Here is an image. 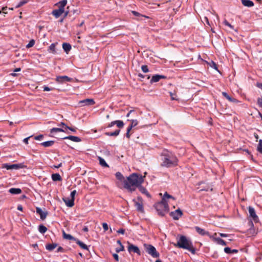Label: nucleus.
<instances>
[{
    "instance_id": "338daca9",
    "label": "nucleus",
    "mask_w": 262,
    "mask_h": 262,
    "mask_svg": "<svg viewBox=\"0 0 262 262\" xmlns=\"http://www.w3.org/2000/svg\"><path fill=\"white\" fill-rule=\"evenodd\" d=\"M62 166V163H60V164H59L58 165H54L53 166V168H58L59 167H60L61 166Z\"/></svg>"
},
{
    "instance_id": "052dcab7",
    "label": "nucleus",
    "mask_w": 262,
    "mask_h": 262,
    "mask_svg": "<svg viewBox=\"0 0 262 262\" xmlns=\"http://www.w3.org/2000/svg\"><path fill=\"white\" fill-rule=\"evenodd\" d=\"M58 126L66 129V126L67 125L64 122H61L60 124H58Z\"/></svg>"
},
{
    "instance_id": "473e14b6",
    "label": "nucleus",
    "mask_w": 262,
    "mask_h": 262,
    "mask_svg": "<svg viewBox=\"0 0 262 262\" xmlns=\"http://www.w3.org/2000/svg\"><path fill=\"white\" fill-rule=\"evenodd\" d=\"M98 160H99V164L103 166V167H108V164L106 163V162H105V161L104 160V159H103L102 158L100 157H98Z\"/></svg>"
},
{
    "instance_id": "680f3d73",
    "label": "nucleus",
    "mask_w": 262,
    "mask_h": 262,
    "mask_svg": "<svg viewBox=\"0 0 262 262\" xmlns=\"http://www.w3.org/2000/svg\"><path fill=\"white\" fill-rule=\"evenodd\" d=\"M211 63H212V66L211 67H213V68H214L215 69L217 70V66L216 65V64L213 62V61H211Z\"/></svg>"
},
{
    "instance_id": "c85d7f7f",
    "label": "nucleus",
    "mask_w": 262,
    "mask_h": 262,
    "mask_svg": "<svg viewBox=\"0 0 262 262\" xmlns=\"http://www.w3.org/2000/svg\"><path fill=\"white\" fill-rule=\"evenodd\" d=\"M63 237L64 239L72 240V241H74L75 242L77 239V238H75L71 235L66 233L64 231H63Z\"/></svg>"
},
{
    "instance_id": "6e6d98bb",
    "label": "nucleus",
    "mask_w": 262,
    "mask_h": 262,
    "mask_svg": "<svg viewBox=\"0 0 262 262\" xmlns=\"http://www.w3.org/2000/svg\"><path fill=\"white\" fill-rule=\"evenodd\" d=\"M170 95L171 96V100H177V98H176L177 96L176 94H174L172 93L171 92H170Z\"/></svg>"
},
{
    "instance_id": "2f4dec72",
    "label": "nucleus",
    "mask_w": 262,
    "mask_h": 262,
    "mask_svg": "<svg viewBox=\"0 0 262 262\" xmlns=\"http://www.w3.org/2000/svg\"><path fill=\"white\" fill-rule=\"evenodd\" d=\"M76 243L78 244L81 248L85 250H88V246L84 244L83 242H81L79 239H77L76 241Z\"/></svg>"
},
{
    "instance_id": "9d476101",
    "label": "nucleus",
    "mask_w": 262,
    "mask_h": 262,
    "mask_svg": "<svg viewBox=\"0 0 262 262\" xmlns=\"http://www.w3.org/2000/svg\"><path fill=\"white\" fill-rule=\"evenodd\" d=\"M248 211L250 216L252 219V220L255 223H258L259 221L258 217L256 214L254 209L251 206L248 207Z\"/></svg>"
},
{
    "instance_id": "37998d69",
    "label": "nucleus",
    "mask_w": 262,
    "mask_h": 262,
    "mask_svg": "<svg viewBox=\"0 0 262 262\" xmlns=\"http://www.w3.org/2000/svg\"><path fill=\"white\" fill-rule=\"evenodd\" d=\"M224 24L228 27H229L231 29H233V26H232L227 20H225L223 22Z\"/></svg>"
},
{
    "instance_id": "4c0bfd02",
    "label": "nucleus",
    "mask_w": 262,
    "mask_h": 262,
    "mask_svg": "<svg viewBox=\"0 0 262 262\" xmlns=\"http://www.w3.org/2000/svg\"><path fill=\"white\" fill-rule=\"evenodd\" d=\"M257 151L262 154V140H259V143L257 148Z\"/></svg>"
},
{
    "instance_id": "ddd939ff",
    "label": "nucleus",
    "mask_w": 262,
    "mask_h": 262,
    "mask_svg": "<svg viewBox=\"0 0 262 262\" xmlns=\"http://www.w3.org/2000/svg\"><path fill=\"white\" fill-rule=\"evenodd\" d=\"M71 79L67 76H56V81L58 83H63L65 82L70 81Z\"/></svg>"
},
{
    "instance_id": "f257e3e1",
    "label": "nucleus",
    "mask_w": 262,
    "mask_h": 262,
    "mask_svg": "<svg viewBox=\"0 0 262 262\" xmlns=\"http://www.w3.org/2000/svg\"><path fill=\"white\" fill-rule=\"evenodd\" d=\"M144 181V177L141 174L133 173L124 181V187L130 192L135 191Z\"/></svg>"
},
{
    "instance_id": "9b49d317",
    "label": "nucleus",
    "mask_w": 262,
    "mask_h": 262,
    "mask_svg": "<svg viewBox=\"0 0 262 262\" xmlns=\"http://www.w3.org/2000/svg\"><path fill=\"white\" fill-rule=\"evenodd\" d=\"M128 251L129 253L134 252L138 254L139 255H141V252L139 249V248L133 244H130L129 243H128Z\"/></svg>"
},
{
    "instance_id": "de8ad7c7",
    "label": "nucleus",
    "mask_w": 262,
    "mask_h": 262,
    "mask_svg": "<svg viewBox=\"0 0 262 262\" xmlns=\"http://www.w3.org/2000/svg\"><path fill=\"white\" fill-rule=\"evenodd\" d=\"M66 129H68L70 130L71 131H72V132H74V133H76V130H77V128L76 127H69L68 126H66Z\"/></svg>"
},
{
    "instance_id": "8fccbe9b",
    "label": "nucleus",
    "mask_w": 262,
    "mask_h": 262,
    "mask_svg": "<svg viewBox=\"0 0 262 262\" xmlns=\"http://www.w3.org/2000/svg\"><path fill=\"white\" fill-rule=\"evenodd\" d=\"M257 104L258 105L262 107V96L258 98L257 99Z\"/></svg>"
},
{
    "instance_id": "79ce46f5",
    "label": "nucleus",
    "mask_w": 262,
    "mask_h": 262,
    "mask_svg": "<svg viewBox=\"0 0 262 262\" xmlns=\"http://www.w3.org/2000/svg\"><path fill=\"white\" fill-rule=\"evenodd\" d=\"M141 69L144 73H147L148 72V68L146 65L142 66Z\"/></svg>"
},
{
    "instance_id": "a19ab883",
    "label": "nucleus",
    "mask_w": 262,
    "mask_h": 262,
    "mask_svg": "<svg viewBox=\"0 0 262 262\" xmlns=\"http://www.w3.org/2000/svg\"><path fill=\"white\" fill-rule=\"evenodd\" d=\"M35 44V41L34 39H31L29 42L26 45L27 48H30L33 47Z\"/></svg>"
},
{
    "instance_id": "7c9ffc66",
    "label": "nucleus",
    "mask_w": 262,
    "mask_h": 262,
    "mask_svg": "<svg viewBox=\"0 0 262 262\" xmlns=\"http://www.w3.org/2000/svg\"><path fill=\"white\" fill-rule=\"evenodd\" d=\"M57 246V244H47L46 246V248L49 251L53 250Z\"/></svg>"
},
{
    "instance_id": "bf43d9fd",
    "label": "nucleus",
    "mask_w": 262,
    "mask_h": 262,
    "mask_svg": "<svg viewBox=\"0 0 262 262\" xmlns=\"http://www.w3.org/2000/svg\"><path fill=\"white\" fill-rule=\"evenodd\" d=\"M43 89L44 91H50L52 90L51 88H50L49 87H48L47 86H44L43 87Z\"/></svg>"
},
{
    "instance_id": "f8f14e48",
    "label": "nucleus",
    "mask_w": 262,
    "mask_h": 262,
    "mask_svg": "<svg viewBox=\"0 0 262 262\" xmlns=\"http://www.w3.org/2000/svg\"><path fill=\"white\" fill-rule=\"evenodd\" d=\"M195 231L199 233L200 235L204 236L207 235L209 236L210 238H213V235H210L209 232L205 231L204 229L201 228L198 226H196L194 227Z\"/></svg>"
},
{
    "instance_id": "1a4fd4ad",
    "label": "nucleus",
    "mask_w": 262,
    "mask_h": 262,
    "mask_svg": "<svg viewBox=\"0 0 262 262\" xmlns=\"http://www.w3.org/2000/svg\"><path fill=\"white\" fill-rule=\"evenodd\" d=\"M170 216L174 220H178L183 215L182 211L180 209H178L169 213Z\"/></svg>"
},
{
    "instance_id": "3c124183",
    "label": "nucleus",
    "mask_w": 262,
    "mask_h": 262,
    "mask_svg": "<svg viewBox=\"0 0 262 262\" xmlns=\"http://www.w3.org/2000/svg\"><path fill=\"white\" fill-rule=\"evenodd\" d=\"M43 136L42 135H40L38 136H36L34 137V139L36 140H41L42 139Z\"/></svg>"
},
{
    "instance_id": "f704fd0d",
    "label": "nucleus",
    "mask_w": 262,
    "mask_h": 262,
    "mask_svg": "<svg viewBox=\"0 0 262 262\" xmlns=\"http://www.w3.org/2000/svg\"><path fill=\"white\" fill-rule=\"evenodd\" d=\"M115 176L116 178L121 181L124 182V181L125 180L123 176L120 172H116Z\"/></svg>"
},
{
    "instance_id": "c756f323",
    "label": "nucleus",
    "mask_w": 262,
    "mask_h": 262,
    "mask_svg": "<svg viewBox=\"0 0 262 262\" xmlns=\"http://www.w3.org/2000/svg\"><path fill=\"white\" fill-rule=\"evenodd\" d=\"M120 132V129L116 130L115 131L113 132H106L105 133V135L108 136H117L119 135V133Z\"/></svg>"
},
{
    "instance_id": "72a5a7b5",
    "label": "nucleus",
    "mask_w": 262,
    "mask_h": 262,
    "mask_svg": "<svg viewBox=\"0 0 262 262\" xmlns=\"http://www.w3.org/2000/svg\"><path fill=\"white\" fill-rule=\"evenodd\" d=\"M38 230L40 233L43 234L47 231V228L45 226L40 225L38 227Z\"/></svg>"
},
{
    "instance_id": "e433bc0d",
    "label": "nucleus",
    "mask_w": 262,
    "mask_h": 262,
    "mask_svg": "<svg viewBox=\"0 0 262 262\" xmlns=\"http://www.w3.org/2000/svg\"><path fill=\"white\" fill-rule=\"evenodd\" d=\"M115 125L120 128H123L124 126V123L121 120H116Z\"/></svg>"
},
{
    "instance_id": "4be33fe9",
    "label": "nucleus",
    "mask_w": 262,
    "mask_h": 262,
    "mask_svg": "<svg viewBox=\"0 0 262 262\" xmlns=\"http://www.w3.org/2000/svg\"><path fill=\"white\" fill-rule=\"evenodd\" d=\"M211 239H212L214 241L216 242L219 245H221L223 246L226 245V242L221 238H216L213 236V238H212Z\"/></svg>"
},
{
    "instance_id": "5fc2aeb1",
    "label": "nucleus",
    "mask_w": 262,
    "mask_h": 262,
    "mask_svg": "<svg viewBox=\"0 0 262 262\" xmlns=\"http://www.w3.org/2000/svg\"><path fill=\"white\" fill-rule=\"evenodd\" d=\"M76 193V190H74L72 191L71 192V194H70L71 198L75 199V195Z\"/></svg>"
},
{
    "instance_id": "4d7b16f0",
    "label": "nucleus",
    "mask_w": 262,
    "mask_h": 262,
    "mask_svg": "<svg viewBox=\"0 0 262 262\" xmlns=\"http://www.w3.org/2000/svg\"><path fill=\"white\" fill-rule=\"evenodd\" d=\"M113 256L114 258V259L116 260V261H119V256L117 254V253H114L113 254Z\"/></svg>"
},
{
    "instance_id": "20e7f679",
    "label": "nucleus",
    "mask_w": 262,
    "mask_h": 262,
    "mask_svg": "<svg viewBox=\"0 0 262 262\" xmlns=\"http://www.w3.org/2000/svg\"><path fill=\"white\" fill-rule=\"evenodd\" d=\"M155 207L158 213L161 216H163L169 211V206L167 202L161 201L155 205Z\"/></svg>"
},
{
    "instance_id": "f03ea898",
    "label": "nucleus",
    "mask_w": 262,
    "mask_h": 262,
    "mask_svg": "<svg viewBox=\"0 0 262 262\" xmlns=\"http://www.w3.org/2000/svg\"><path fill=\"white\" fill-rule=\"evenodd\" d=\"M161 166L166 168L177 166L178 165V159L176 156L171 151L163 150L161 154Z\"/></svg>"
},
{
    "instance_id": "864d4df0",
    "label": "nucleus",
    "mask_w": 262,
    "mask_h": 262,
    "mask_svg": "<svg viewBox=\"0 0 262 262\" xmlns=\"http://www.w3.org/2000/svg\"><path fill=\"white\" fill-rule=\"evenodd\" d=\"M222 95L224 96L227 100L230 98V96L225 92H222Z\"/></svg>"
},
{
    "instance_id": "6e6552de",
    "label": "nucleus",
    "mask_w": 262,
    "mask_h": 262,
    "mask_svg": "<svg viewBox=\"0 0 262 262\" xmlns=\"http://www.w3.org/2000/svg\"><path fill=\"white\" fill-rule=\"evenodd\" d=\"M95 103V102L93 99L89 98L82 100L78 102V105L80 107L85 106H91L94 105Z\"/></svg>"
},
{
    "instance_id": "c9c22d12",
    "label": "nucleus",
    "mask_w": 262,
    "mask_h": 262,
    "mask_svg": "<svg viewBox=\"0 0 262 262\" xmlns=\"http://www.w3.org/2000/svg\"><path fill=\"white\" fill-rule=\"evenodd\" d=\"M49 52L52 53L53 54L56 53V50H55V43H52L49 49L48 50Z\"/></svg>"
},
{
    "instance_id": "bb28decb",
    "label": "nucleus",
    "mask_w": 262,
    "mask_h": 262,
    "mask_svg": "<svg viewBox=\"0 0 262 262\" xmlns=\"http://www.w3.org/2000/svg\"><path fill=\"white\" fill-rule=\"evenodd\" d=\"M51 177L53 181H60L62 180V178L59 173H53Z\"/></svg>"
},
{
    "instance_id": "6ab92c4d",
    "label": "nucleus",
    "mask_w": 262,
    "mask_h": 262,
    "mask_svg": "<svg viewBox=\"0 0 262 262\" xmlns=\"http://www.w3.org/2000/svg\"><path fill=\"white\" fill-rule=\"evenodd\" d=\"M62 139H69L75 142H79L81 141V139L76 136H69L62 138Z\"/></svg>"
},
{
    "instance_id": "5701e85b",
    "label": "nucleus",
    "mask_w": 262,
    "mask_h": 262,
    "mask_svg": "<svg viewBox=\"0 0 262 262\" xmlns=\"http://www.w3.org/2000/svg\"><path fill=\"white\" fill-rule=\"evenodd\" d=\"M9 192L13 194H20L21 192V190L20 188H11L9 190Z\"/></svg>"
},
{
    "instance_id": "ea45409f",
    "label": "nucleus",
    "mask_w": 262,
    "mask_h": 262,
    "mask_svg": "<svg viewBox=\"0 0 262 262\" xmlns=\"http://www.w3.org/2000/svg\"><path fill=\"white\" fill-rule=\"evenodd\" d=\"M127 120L131 122V124H130V125L132 126L133 127L137 125V124L138 123V122L137 120H134V119L129 120V119H128Z\"/></svg>"
},
{
    "instance_id": "69168bd1",
    "label": "nucleus",
    "mask_w": 262,
    "mask_h": 262,
    "mask_svg": "<svg viewBox=\"0 0 262 262\" xmlns=\"http://www.w3.org/2000/svg\"><path fill=\"white\" fill-rule=\"evenodd\" d=\"M31 136H30V137H28L27 138H26L24 139L23 141L26 144H28V140L29 139V138L31 137Z\"/></svg>"
},
{
    "instance_id": "49530a36",
    "label": "nucleus",
    "mask_w": 262,
    "mask_h": 262,
    "mask_svg": "<svg viewBox=\"0 0 262 262\" xmlns=\"http://www.w3.org/2000/svg\"><path fill=\"white\" fill-rule=\"evenodd\" d=\"M27 3V1H23L20 2L16 6V8H18L19 7H20L21 6H23L24 4Z\"/></svg>"
},
{
    "instance_id": "2eb2a0df",
    "label": "nucleus",
    "mask_w": 262,
    "mask_h": 262,
    "mask_svg": "<svg viewBox=\"0 0 262 262\" xmlns=\"http://www.w3.org/2000/svg\"><path fill=\"white\" fill-rule=\"evenodd\" d=\"M36 213L40 215V219L42 220H45L47 215L48 214V212L47 211H43L41 208L39 207H36Z\"/></svg>"
},
{
    "instance_id": "7ed1b4c3",
    "label": "nucleus",
    "mask_w": 262,
    "mask_h": 262,
    "mask_svg": "<svg viewBox=\"0 0 262 262\" xmlns=\"http://www.w3.org/2000/svg\"><path fill=\"white\" fill-rule=\"evenodd\" d=\"M176 246L179 248L187 249L193 254L195 253V249L193 247L192 243L184 235L180 236Z\"/></svg>"
},
{
    "instance_id": "603ef678",
    "label": "nucleus",
    "mask_w": 262,
    "mask_h": 262,
    "mask_svg": "<svg viewBox=\"0 0 262 262\" xmlns=\"http://www.w3.org/2000/svg\"><path fill=\"white\" fill-rule=\"evenodd\" d=\"M102 227L105 231H107L108 229V225L106 223H103L102 224Z\"/></svg>"
},
{
    "instance_id": "a878e982",
    "label": "nucleus",
    "mask_w": 262,
    "mask_h": 262,
    "mask_svg": "<svg viewBox=\"0 0 262 262\" xmlns=\"http://www.w3.org/2000/svg\"><path fill=\"white\" fill-rule=\"evenodd\" d=\"M168 199H171L173 200H174V198L173 196L169 194L167 192H166L164 193L163 197L161 201H163L164 202H167V200Z\"/></svg>"
},
{
    "instance_id": "aec40b11",
    "label": "nucleus",
    "mask_w": 262,
    "mask_h": 262,
    "mask_svg": "<svg viewBox=\"0 0 262 262\" xmlns=\"http://www.w3.org/2000/svg\"><path fill=\"white\" fill-rule=\"evenodd\" d=\"M63 13L64 12L63 10L57 9L53 10L52 12V14L54 15L55 17V18H57Z\"/></svg>"
},
{
    "instance_id": "0eeeda50",
    "label": "nucleus",
    "mask_w": 262,
    "mask_h": 262,
    "mask_svg": "<svg viewBox=\"0 0 262 262\" xmlns=\"http://www.w3.org/2000/svg\"><path fill=\"white\" fill-rule=\"evenodd\" d=\"M135 202V205L137 210L141 212H144V208L143 206V200L141 197L138 196L136 200H134Z\"/></svg>"
},
{
    "instance_id": "774afa93",
    "label": "nucleus",
    "mask_w": 262,
    "mask_h": 262,
    "mask_svg": "<svg viewBox=\"0 0 262 262\" xmlns=\"http://www.w3.org/2000/svg\"><path fill=\"white\" fill-rule=\"evenodd\" d=\"M256 86H257L258 88H259V89H261V90H262V83H258H258H257V84H256Z\"/></svg>"
},
{
    "instance_id": "dca6fc26",
    "label": "nucleus",
    "mask_w": 262,
    "mask_h": 262,
    "mask_svg": "<svg viewBox=\"0 0 262 262\" xmlns=\"http://www.w3.org/2000/svg\"><path fill=\"white\" fill-rule=\"evenodd\" d=\"M63 201L69 207H72L74 205V199L65 198H63Z\"/></svg>"
},
{
    "instance_id": "b1692460",
    "label": "nucleus",
    "mask_w": 262,
    "mask_h": 262,
    "mask_svg": "<svg viewBox=\"0 0 262 262\" xmlns=\"http://www.w3.org/2000/svg\"><path fill=\"white\" fill-rule=\"evenodd\" d=\"M138 188H139L140 191L142 193L145 194L148 198L150 197V195L148 193L147 189L145 188H144V187H143L142 186H141V185H140V186L138 187Z\"/></svg>"
},
{
    "instance_id": "13d9d810",
    "label": "nucleus",
    "mask_w": 262,
    "mask_h": 262,
    "mask_svg": "<svg viewBox=\"0 0 262 262\" xmlns=\"http://www.w3.org/2000/svg\"><path fill=\"white\" fill-rule=\"evenodd\" d=\"M117 233H120V234H124V232H125V230L122 229V228H121L120 229H119L118 230H117Z\"/></svg>"
},
{
    "instance_id": "a211bd4d",
    "label": "nucleus",
    "mask_w": 262,
    "mask_h": 262,
    "mask_svg": "<svg viewBox=\"0 0 262 262\" xmlns=\"http://www.w3.org/2000/svg\"><path fill=\"white\" fill-rule=\"evenodd\" d=\"M67 4V0H62L57 3L56 5L58 7L59 9L63 10L64 12V7Z\"/></svg>"
},
{
    "instance_id": "a18cd8bd",
    "label": "nucleus",
    "mask_w": 262,
    "mask_h": 262,
    "mask_svg": "<svg viewBox=\"0 0 262 262\" xmlns=\"http://www.w3.org/2000/svg\"><path fill=\"white\" fill-rule=\"evenodd\" d=\"M124 246L123 245H121V246H120L119 248L116 249V252L118 253L121 251H124Z\"/></svg>"
},
{
    "instance_id": "423d86ee",
    "label": "nucleus",
    "mask_w": 262,
    "mask_h": 262,
    "mask_svg": "<svg viewBox=\"0 0 262 262\" xmlns=\"http://www.w3.org/2000/svg\"><path fill=\"white\" fill-rule=\"evenodd\" d=\"M24 167V165L22 163L18 164H9L8 163L3 164L2 166V168H6L7 170H12V169H19L20 168H23Z\"/></svg>"
},
{
    "instance_id": "4468645a",
    "label": "nucleus",
    "mask_w": 262,
    "mask_h": 262,
    "mask_svg": "<svg viewBox=\"0 0 262 262\" xmlns=\"http://www.w3.org/2000/svg\"><path fill=\"white\" fill-rule=\"evenodd\" d=\"M165 78H166V76H165L164 75L156 74L152 77V78L150 81V83L151 84H152L153 83L158 82L161 79H165Z\"/></svg>"
},
{
    "instance_id": "58836bf2",
    "label": "nucleus",
    "mask_w": 262,
    "mask_h": 262,
    "mask_svg": "<svg viewBox=\"0 0 262 262\" xmlns=\"http://www.w3.org/2000/svg\"><path fill=\"white\" fill-rule=\"evenodd\" d=\"M133 127L130 126V125L128 126V127H127V130H126V137L129 139L130 137V130H132V129L133 128Z\"/></svg>"
},
{
    "instance_id": "f3484780",
    "label": "nucleus",
    "mask_w": 262,
    "mask_h": 262,
    "mask_svg": "<svg viewBox=\"0 0 262 262\" xmlns=\"http://www.w3.org/2000/svg\"><path fill=\"white\" fill-rule=\"evenodd\" d=\"M50 134H52L51 135H50V136L51 137H53L54 136V135L57 133H58V132H65V133H67L66 130H64V129L63 128H59V127H54V128H52L50 129Z\"/></svg>"
},
{
    "instance_id": "09e8293b",
    "label": "nucleus",
    "mask_w": 262,
    "mask_h": 262,
    "mask_svg": "<svg viewBox=\"0 0 262 262\" xmlns=\"http://www.w3.org/2000/svg\"><path fill=\"white\" fill-rule=\"evenodd\" d=\"M224 251L225 253L227 254L232 253L231 249L229 247H226L224 248Z\"/></svg>"
},
{
    "instance_id": "0e129e2a",
    "label": "nucleus",
    "mask_w": 262,
    "mask_h": 262,
    "mask_svg": "<svg viewBox=\"0 0 262 262\" xmlns=\"http://www.w3.org/2000/svg\"><path fill=\"white\" fill-rule=\"evenodd\" d=\"M228 100L230 102H237V100L234 98H232L231 97H230V98L229 99H228Z\"/></svg>"
},
{
    "instance_id": "39448f33",
    "label": "nucleus",
    "mask_w": 262,
    "mask_h": 262,
    "mask_svg": "<svg viewBox=\"0 0 262 262\" xmlns=\"http://www.w3.org/2000/svg\"><path fill=\"white\" fill-rule=\"evenodd\" d=\"M146 252L152 257L158 258L160 256L159 253L157 251L154 246L151 245L145 244L144 245Z\"/></svg>"
},
{
    "instance_id": "412c9836",
    "label": "nucleus",
    "mask_w": 262,
    "mask_h": 262,
    "mask_svg": "<svg viewBox=\"0 0 262 262\" xmlns=\"http://www.w3.org/2000/svg\"><path fill=\"white\" fill-rule=\"evenodd\" d=\"M242 4L247 7H251L254 6V3L250 0H241Z\"/></svg>"
},
{
    "instance_id": "393cba45",
    "label": "nucleus",
    "mask_w": 262,
    "mask_h": 262,
    "mask_svg": "<svg viewBox=\"0 0 262 262\" xmlns=\"http://www.w3.org/2000/svg\"><path fill=\"white\" fill-rule=\"evenodd\" d=\"M62 48L68 53L71 50L72 47L70 43L64 42L62 44Z\"/></svg>"
},
{
    "instance_id": "cd10ccee",
    "label": "nucleus",
    "mask_w": 262,
    "mask_h": 262,
    "mask_svg": "<svg viewBox=\"0 0 262 262\" xmlns=\"http://www.w3.org/2000/svg\"><path fill=\"white\" fill-rule=\"evenodd\" d=\"M55 142L54 141H48L46 142H42L40 145L43 146L45 147H48L52 146L54 144Z\"/></svg>"
},
{
    "instance_id": "c03bdc74",
    "label": "nucleus",
    "mask_w": 262,
    "mask_h": 262,
    "mask_svg": "<svg viewBox=\"0 0 262 262\" xmlns=\"http://www.w3.org/2000/svg\"><path fill=\"white\" fill-rule=\"evenodd\" d=\"M132 13L136 16H137V17H139V16H144V15L141 14L140 13H139V12L136 11H132ZM144 17H145L144 16Z\"/></svg>"
},
{
    "instance_id": "e2e57ef3",
    "label": "nucleus",
    "mask_w": 262,
    "mask_h": 262,
    "mask_svg": "<svg viewBox=\"0 0 262 262\" xmlns=\"http://www.w3.org/2000/svg\"><path fill=\"white\" fill-rule=\"evenodd\" d=\"M115 123H116V121H114L111 122L110 124H108L107 127H112L113 126L115 125Z\"/></svg>"
}]
</instances>
